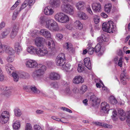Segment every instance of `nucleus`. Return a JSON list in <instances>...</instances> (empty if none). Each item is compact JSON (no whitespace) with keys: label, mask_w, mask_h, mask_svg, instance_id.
<instances>
[{"label":"nucleus","mask_w":130,"mask_h":130,"mask_svg":"<svg viewBox=\"0 0 130 130\" xmlns=\"http://www.w3.org/2000/svg\"><path fill=\"white\" fill-rule=\"evenodd\" d=\"M32 74V76L35 79L37 78H42L44 77L45 72L46 70V68L44 65L39 64Z\"/></svg>","instance_id":"1"},{"label":"nucleus","mask_w":130,"mask_h":130,"mask_svg":"<svg viewBox=\"0 0 130 130\" xmlns=\"http://www.w3.org/2000/svg\"><path fill=\"white\" fill-rule=\"evenodd\" d=\"M114 28V23L111 21H109L107 22H105L102 24V29L104 31L108 33H113Z\"/></svg>","instance_id":"2"},{"label":"nucleus","mask_w":130,"mask_h":130,"mask_svg":"<svg viewBox=\"0 0 130 130\" xmlns=\"http://www.w3.org/2000/svg\"><path fill=\"white\" fill-rule=\"evenodd\" d=\"M54 17L56 21L61 23H65L69 20V17L62 13L60 12L56 14Z\"/></svg>","instance_id":"3"},{"label":"nucleus","mask_w":130,"mask_h":130,"mask_svg":"<svg viewBox=\"0 0 130 130\" xmlns=\"http://www.w3.org/2000/svg\"><path fill=\"white\" fill-rule=\"evenodd\" d=\"M61 9L63 11L70 15H72L74 14V8L68 4L62 5Z\"/></svg>","instance_id":"4"},{"label":"nucleus","mask_w":130,"mask_h":130,"mask_svg":"<svg viewBox=\"0 0 130 130\" xmlns=\"http://www.w3.org/2000/svg\"><path fill=\"white\" fill-rule=\"evenodd\" d=\"M66 61L65 56L63 53H60L56 57V63L58 66L63 67L65 64Z\"/></svg>","instance_id":"5"},{"label":"nucleus","mask_w":130,"mask_h":130,"mask_svg":"<svg viewBox=\"0 0 130 130\" xmlns=\"http://www.w3.org/2000/svg\"><path fill=\"white\" fill-rule=\"evenodd\" d=\"M4 52L10 55L13 54L14 53V51L12 47L5 45H3L0 49V55L2 54Z\"/></svg>","instance_id":"6"},{"label":"nucleus","mask_w":130,"mask_h":130,"mask_svg":"<svg viewBox=\"0 0 130 130\" xmlns=\"http://www.w3.org/2000/svg\"><path fill=\"white\" fill-rule=\"evenodd\" d=\"M45 18L44 17H41L40 19V23L44 25L48 29L52 25L55 21L52 19H48L44 21Z\"/></svg>","instance_id":"7"},{"label":"nucleus","mask_w":130,"mask_h":130,"mask_svg":"<svg viewBox=\"0 0 130 130\" xmlns=\"http://www.w3.org/2000/svg\"><path fill=\"white\" fill-rule=\"evenodd\" d=\"M10 116V113L8 111H3L0 116V123L2 124L7 122Z\"/></svg>","instance_id":"8"},{"label":"nucleus","mask_w":130,"mask_h":130,"mask_svg":"<svg viewBox=\"0 0 130 130\" xmlns=\"http://www.w3.org/2000/svg\"><path fill=\"white\" fill-rule=\"evenodd\" d=\"M48 51L47 49L44 46L37 48L36 54L39 57H43L48 54Z\"/></svg>","instance_id":"9"},{"label":"nucleus","mask_w":130,"mask_h":130,"mask_svg":"<svg viewBox=\"0 0 130 130\" xmlns=\"http://www.w3.org/2000/svg\"><path fill=\"white\" fill-rule=\"evenodd\" d=\"M117 111L114 110V117L115 115L117 116L118 113L120 119L121 121L124 120L126 118L125 113L124 111L121 108L118 109Z\"/></svg>","instance_id":"10"},{"label":"nucleus","mask_w":130,"mask_h":130,"mask_svg":"<svg viewBox=\"0 0 130 130\" xmlns=\"http://www.w3.org/2000/svg\"><path fill=\"white\" fill-rule=\"evenodd\" d=\"M25 64L26 66L29 68H36L39 65L36 61L32 59L27 61L25 62Z\"/></svg>","instance_id":"11"},{"label":"nucleus","mask_w":130,"mask_h":130,"mask_svg":"<svg viewBox=\"0 0 130 130\" xmlns=\"http://www.w3.org/2000/svg\"><path fill=\"white\" fill-rule=\"evenodd\" d=\"M27 74L24 72H22L19 73L18 75L15 73H13L12 74L14 79V80L17 82L19 79V77L21 78H25Z\"/></svg>","instance_id":"12"},{"label":"nucleus","mask_w":130,"mask_h":130,"mask_svg":"<svg viewBox=\"0 0 130 130\" xmlns=\"http://www.w3.org/2000/svg\"><path fill=\"white\" fill-rule=\"evenodd\" d=\"M91 7L93 11L95 12H99L101 9V5L99 2H94L91 5Z\"/></svg>","instance_id":"13"},{"label":"nucleus","mask_w":130,"mask_h":130,"mask_svg":"<svg viewBox=\"0 0 130 130\" xmlns=\"http://www.w3.org/2000/svg\"><path fill=\"white\" fill-rule=\"evenodd\" d=\"M108 37L107 34H102L97 38V41L101 44H103L108 41Z\"/></svg>","instance_id":"14"},{"label":"nucleus","mask_w":130,"mask_h":130,"mask_svg":"<svg viewBox=\"0 0 130 130\" xmlns=\"http://www.w3.org/2000/svg\"><path fill=\"white\" fill-rule=\"evenodd\" d=\"M35 45L38 47H41L45 42V39L42 37L36 38L35 40Z\"/></svg>","instance_id":"15"},{"label":"nucleus","mask_w":130,"mask_h":130,"mask_svg":"<svg viewBox=\"0 0 130 130\" xmlns=\"http://www.w3.org/2000/svg\"><path fill=\"white\" fill-rule=\"evenodd\" d=\"M39 34L47 38H51V35L50 31L46 29H42L39 31Z\"/></svg>","instance_id":"16"},{"label":"nucleus","mask_w":130,"mask_h":130,"mask_svg":"<svg viewBox=\"0 0 130 130\" xmlns=\"http://www.w3.org/2000/svg\"><path fill=\"white\" fill-rule=\"evenodd\" d=\"M101 111L105 113H108L109 110L108 104L105 102L102 103L101 104Z\"/></svg>","instance_id":"17"},{"label":"nucleus","mask_w":130,"mask_h":130,"mask_svg":"<svg viewBox=\"0 0 130 130\" xmlns=\"http://www.w3.org/2000/svg\"><path fill=\"white\" fill-rule=\"evenodd\" d=\"M84 81V79L80 75H77L75 76L73 78V83L74 84H78L83 83Z\"/></svg>","instance_id":"18"},{"label":"nucleus","mask_w":130,"mask_h":130,"mask_svg":"<svg viewBox=\"0 0 130 130\" xmlns=\"http://www.w3.org/2000/svg\"><path fill=\"white\" fill-rule=\"evenodd\" d=\"M48 29L50 30L55 31H60V30L58 25V24L55 21Z\"/></svg>","instance_id":"19"},{"label":"nucleus","mask_w":130,"mask_h":130,"mask_svg":"<svg viewBox=\"0 0 130 130\" xmlns=\"http://www.w3.org/2000/svg\"><path fill=\"white\" fill-rule=\"evenodd\" d=\"M45 14L48 15H52L54 13V11L50 6H48L45 8L44 10Z\"/></svg>","instance_id":"20"},{"label":"nucleus","mask_w":130,"mask_h":130,"mask_svg":"<svg viewBox=\"0 0 130 130\" xmlns=\"http://www.w3.org/2000/svg\"><path fill=\"white\" fill-rule=\"evenodd\" d=\"M37 48L32 46L30 45L27 48L26 51L27 52L32 55L36 54Z\"/></svg>","instance_id":"21"},{"label":"nucleus","mask_w":130,"mask_h":130,"mask_svg":"<svg viewBox=\"0 0 130 130\" xmlns=\"http://www.w3.org/2000/svg\"><path fill=\"white\" fill-rule=\"evenodd\" d=\"M19 29V26L15 25L13 27V28L10 34V37L12 38H14L17 35Z\"/></svg>","instance_id":"22"},{"label":"nucleus","mask_w":130,"mask_h":130,"mask_svg":"<svg viewBox=\"0 0 130 130\" xmlns=\"http://www.w3.org/2000/svg\"><path fill=\"white\" fill-rule=\"evenodd\" d=\"M76 6L78 10H81L85 7V4L84 2L79 1L76 3Z\"/></svg>","instance_id":"23"},{"label":"nucleus","mask_w":130,"mask_h":130,"mask_svg":"<svg viewBox=\"0 0 130 130\" xmlns=\"http://www.w3.org/2000/svg\"><path fill=\"white\" fill-rule=\"evenodd\" d=\"M50 39L51 40L50 41L46 42V45L48 48L52 50H54L55 49V43L52 38Z\"/></svg>","instance_id":"24"},{"label":"nucleus","mask_w":130,"mask_h":130,"mask_svg":"<svg viewBox=\"0 0 130 130\" xmlns=\"http://www.w3.org/2000/svg\"><path fill=\"white\" fill-rule=\"evenodd\" d=\"M14 48L18 54H19L23 50L21 44L19 42L16 43L14 45Z\"/></svg>","instance_id":"25"},{"label":"nucleus","mask_w":130,"mask_h":130,"mask_svg":"<svg viewBox=\"0 0 130 130\" xmlns=\"http://www.w3.org/2000/svg\"><path fill=\"white\" fill-rule=\"evenodd\" d=\"M84 62L85 66L89 69H91V64L90 58L87 57L84 60Z\"/></svg>","instance_id":"26"},{"label":"nucleus","mask_w":130,"mask_h":130,"mask_svg":"<svg viewBox=\"0 0 130 130\" xmlns=\"http://www.w3.org/2000/svg\"><path fill=\"white\" fill-rule=\"evenodd\" d=\"M78 17L81 20H86L88 19V16L85 13L82 12H79L77 14Z\"/></svg>","instance_id":"27"},{"label":"nucleus","mask_w":130,"mask_h":130,"mask_svg":"<svg viewBox=\"0 0 130 130\" xmlns=\"http://www.w3.org/2000/svg\"><path fill=\"white\" fill-rule=\"evenodd\" d=\"M60 75L57 73L52 72L51 73L49 76V78L51 79L56 80L60 78Z\"/></svg>","instance_id":"28"},{"label":"nucleus","mask_w":130,"mask_h":130,"mask_svg":"<svg viewBox=\"0 0 130 130\" xmlns=\"http://www.w3.org/2000/svg\"><path fill=\"white\" fill-rule=\"evenodd\" d=\"M50 3L54 7H57L59 6L61 4L60 0H50Z\"/></svg>","instance_id":"29"},{"label":"nucleus","mask_w":130,"mask_h":130,"mask_svg":"<svg viewBox=\"0 0 130 130\" xmlns=\"http://www.w3.org/2000/svg\"><path fill=\"white\" fill-rule=\"evenodd\" d=\"M74 25L76 28L79 30H81L83 28V25L79 20L76 21L74 23Z\"/></svg>","instance_id":"30"},{"label":"nucleus","mask_w":130,"mask_h":130,"mask_svg":"<svg viewBox=\"0 0 130 130\" xmlns=\"http://www.w3.org/2000/svg\"><path fill=\"white\" fill-rule=\"evenodd\" d=\"M101 46L99 44H98L95 47V50L96 53H99L98 55L99 56L102 55L103 54V53L100 52L101 50Z\"/></svg>","instance_id":"31"},{"label":"nucleus","mask_w":130,"mask_h":130,"mask_svg":"<svg viewBox=\"0 0 130 130\" xmlns=\"http://www.w3.org/2000/svg\"><path fill=\"white\" fill-rule=\"evenodd\" d=\"M5 69L7 72L10 73L12 70L14 69V68L9 63H7L5 66Z\"/></svg>","instance_id":"32"},{"label":"nucleus","mask_w":130,"mask_h":130,"mask_svg":"<svg viewBox=\"0 0 130 130\" xmlns=\"http://www.w3.org/2000/svg\"><path fill=\"white\" fill-rule=\"evenodd\" d=\"M30 88L31 91L34 93L36 94H39L40 92L37 88L34 85L31 86Z\"/></svg>","instance_id":"33"},{"label":"nucleus","mask_w":130,"mask_h":130,"mask_svg":"<svg viewBox=\"0 0 130 130\" xmlns=\"http://www.w3.org/2000/svg\"><path fill=\"white\" fill-rule=\"evenodd\" d=\"M112 7V5L110 3H108L106 4L104 7L105 11L107 13H109Z\"/></svg>","instance_id":"34"},{"label":"nucleus","mask_w":130,"mask_h":130,"mask_svg":"<svg viewBox=\"0 0 130 130\" xmlns=\"http://www.w3.org/2000/svg\"><path fill=\"white\" fill-rule=\"evenodd\" d=\"M20 124L19 121H15L13 124V128L16 130L18 129L20 127Z\"/></svg>","instance_id":"35"},{"label":"nucleus","mask_w":130,"mask_h":130,"mask_svg":"<svg viewBox=\"0 0 130 130\" xmlns=\"http://www.w3.org/2000/svg\"><path fill=\"white\" fill-rule=\"evenodd\" d=\"M100 18L99 16L96 14L94 15L93 17V20L95 24H97L100 22Z\"/></svg>","instance_id":"36"},{"label":"nucleus","mask_w":130,"mask_h":130,"mask_svg":"<svg viewBox=\"0 0 130 130\" xmlns=\"http://www.w3.org/2000/svg\"><path fill=\"white\" fill-rule=\"evenodd\" d=\"M14 112L15 115L18 117L20 116L22 114L21 110L18 108L15 109L14 110Z\"/></svg>","instance_id":"37"},{"label":"nucleus","mask_w":130,"mask_h":130,"mask_svg":"<svg viewBox=\"0 0 130 130\" xmlns=\"http://www.w3.org/2000/svg\"><path fill=\"white\" fill-rule=\"evenodd\" d=\"M90 99L92 101L93 104H96L97 103L98 99V98L94 95H92L90 98Z\"/></svg>","instance_id":"38"},{"label":"nucleus","mask_w":130,"mask_h":130,"mask_svg":"<svg viewBox=\"0 0 130 130\" xmlns=\"http://www.w3.org/2000/svg\"><path fill=\"white\" fill-rule=\"evenodd\" d=\"M63 37V36L60 33H57L55 35V39L58 41L61 40Z\"/></svg>","instance_id":"39"},{"label":"nucleus","mask_w":130,"mask_h":130,"mask_svg":"<svg viewBox=\"0 0 130 130\" xmlns=\"http://www.w3.org/2000/svg\"><path fill=\"white\" fill-rule=\"evenodd\" d=\"M9 33V31L8 30H6L1 35L3 38H6Z\"/></svg>","instance_id":"40"},{"label":"nucleus","mask_w":130,"mask_h":130,"mask_svg":"<svg viewBox=\"0 0 130 130\" xmlns=\"http://www.w3.org/2000/svg\"><path fill=\"white\" fill-rule=\"evenodd\" d=\"M84 70V67L83 65H82L80 64H78L77 71L79 72H83Z\"/></svg>","instance_id":"41"},{"label":"nucleus","mask_w":130,"mask_h":130,"mask_svg":"<svg viewBox=\"0 0 130 130\" xmlns=\"http://www.w3.org/2000/svg\"><path fill=\"white\" fill-rule=\"evenodd\" d=\"M127 115L126 116V122L127 125L130 127V112L127 113Z\"/></svg>","instance_id":"42"},{"label":"nucleus","mask_w":130,"mask_h":130,"mask_svg":"<svg viewBox=\"0 0 130 130\" xmlns=\"http://www.w3.org/2000/svg\"><path fill=\"white\" fill-rule=\"evenodd\" d=\"M14 56L13 55L9 56L7 58V60L9 62H12L14 60Z\"/></svg>","instance_id":"43"},{"label":"nucleus","mask_w":130,"mask_h":130,"mask_svg":"<svg viewBox=\"0 0 130 130\" xmlns=\"http://www.w3.org/2000/svg\"><path fill=\"white\" fill-rule=\"evenodd\" d=\"M121 79H129L130 78L127 76L126 75V73H122L121 75Z\"/></svg>","instance_id":"44"},{"label":"nucleus","mask_w":130,"mask_h":130,"mask_svg":"<svg viewBox=\"0 0 130 130\" xmlns=\"http://www.w3.org/2000/svg\"><path fill=\"white\" fill-rule=\"evenodd\" d=\"M87 90V87L85 85H83L80 89V92L82 93L85 92Z\"/></svg>","instance_id":"45"},{"label":"nucleus","mask_w":130,"mask_h":130,"mask_svg":"<svg viewBox=\"0 0 130 130\" xmlns=\"http://www.w3.org/2000/svg\"><path fill=\"white\" fill-rule=\"evenodd\" d=\"M102 125V126L108 128H111L113 127L112 125L107 123H103Z\"/></svg>","instance_id":"46"},{"label":"nucleus","mask_w":130,"mask_h":130,"mask_svg":"<svg viewBox=\"0 0 130 130\" xmlns=\"http://www.w3.org/2000/svg\"><path fill=\"white\" fill-rule=\"evenodd\" d=\"M71 67V65L69 63H66L65 65H64V66L62 67L64 68V69L67 71L70 69Z\"/></svg>","instance_id":"47"},{"label":"nucleus","mask_w":130,"mask_h":130,"mask_svg":"<svg viewBox=\"0 0 130 130\" xmlns=\"http://www.w3.org/2000/svg\"><path fill=\"white\" fill-rule=\"evenodd\" d=\"M25 130H32V126L30 123H27L26 124Z\"/></svg>","instance_id":"48"},{"label":"nucleus","mask_w":130,"mask_h":130,"mask_svg":"<svg viewBox=\"0 0 130 130\" xmlns=\"http://www.w3.org/2000/svg\"><path fill=\"white\" fill-rule=\"evenodd\" d=\"M2 88V91H7L11 89V88L9 87L2 86L1 87Z\"/></svg>","instance_id":"49"},{"label":"nucleus","mask_w":130,"mask_h":130,"mask_svg":"<svg viewBox=\"0 0 130 130\" xmlns=\"http://www.w3.org/2000/svg\"><path fill=\"white\" fill-rule=\"evenodd\" d=\"M27 2H28V0H26L24 2V3L22 5L20 9V11L21 10L25 8L27 6Z\"/></svg>","instance_id":"50"},{"label":"nucleus","mask_w":130,"mask_h":130,"mask_svg":"<svg viewBox=\"0 0 130 130\" xmlns=\"http://www.w3.org/2000/svg\"><path fill=\"white\" fill-rule=\"evenodd\" d=\"M34 130H42L41 126L37 124H35L34 125Z\"/></svg>","instance_id":"51"},{"label":"nucleus","mask_w":130,"mask_h":130,"mask_svg":"<svg viewBox=\"0 0 130 130\" xmlns=\"http://www.w3.org/2000/svg\"><path fill=\"white\" fill-rule=\"evenodd\" d=\"M4 79V76L1 68L0 67V81H2Z\"/></svg>","instance_id":"52"},{"label":"nucleus","mask_w":130,"mask_h":130,"mask_svg":"<svg viewBox=\"0 0 130 130\" xmlns=\"http://www.w3.org/2000/svg\"><path fill=\"white\" fill-rule=\"evenodd\" d=\"M64 45L65 46L66 48L68 50L70 49V48H71L72 47V45L70 44H68V43H66Z\"/></svg>","instance_id":"53"},{"label":"nucleus","mask_w":130,"mask_h":130,"mask_svg":"<svg viewBox=\"0 0 130 130\" xmlns=\"http://www.w3.org/2000/svg\"><path fill=\"white\" fill-rule=\"evenodd\" d=\"M123 58L121 57L119 59L118 61V64L119 66L121 67L122 66V63H123Z\"/></svg>","instance_id":"54"},{"label":"nucleus","mask_w":130,"mask_h":130,"mask_svg":"<svg viewBox=\"0 0 130 130\" xmlns=\"http://www.w3.org/2000/svg\"><path fill=\"white\" fill-rule=\"evenodd\" d=\"M88 52L90 55H92L94 53L93 48L90 47L88 50Z\"/></svg>","instance_id":"55"},{"label":"nucleus","mask_w":130,"mask_h":130,"mask_svg":"<svg viewBox=\"0 0 130 130\" xmlns=\"http://www.w3.org/2000/svg\"><path fill=\"white\" fill-rule=\"evenodd\" d=\"M69 51L71 55L74 54L75 53V50L74 48L73 47L71 48H70L69 50Z\"/></svg>","instance_id":"56"},{"label":"nucleus","mask_w":130,"mask_h":130,"mask_svg":"<svg viewBox=\"0 0 130 130\" xmlns=\"http://www.w3.org/2000/svg\"><path fill=\"white\" fill-rule=\"evenodd\" d=\"M44 112V111L42 110L38 109L36 111V113L38 115L42 114Z\"/></svg>","instance_id":"57"},{"label":"nucleus","mask_w":130,"mask_h":130,"mask_svg":"<svg viewBox=\"0 0 130 130\" xmlns=\"http://www.w3.org/2000/svg\"><path fill=\"white\" fill-rule=\"evenodd\" d=\"M109 102L110 103L112 104H113V102H114V96H110L109 98Z\"/></svg>","instance_id":"58"},{"label":"nucleus","mask_w":130,"mask_h":130,"mask_svg":"<svg viewBox=\"0 0 130 130\" xmlns=\"http://www.w3.org/2000/svg\"><path fill=\"white\" fill-rule=\"evenodd\" d=\"M64 92L67 95H70L71 93V91L69 88H67L65 90Z\"/></svg>","instance_id":"59"},{"label":"nucleus","mask_w":130,"mask_h":130,"mask_svg":"<svg viewBox=\"0 0 130 130\" xmlns=\"http://www.w3.org/2000/svg\"><path fill=\"white\" fill-rule=\"evenodd\" d=\"M87 11L91 15L93 14V12L90 7L88 8H87Z\"/></svg>","instance_id":"60"},{"label":"nucleus","mask_w":130,"mask_h":130,"mask_svg":"<svg viewBox=\"0 0 130 130\" xmlns=\"http://www.w3.org/2000/svg\"><path fill=\"white\" fill-rule=\"evenodd\" d=\"M35 0H29L28 2V5L29 6H31L35 2Z\"/></svg>","instance_id":"61"},{"label":"nucleus","mask_w":130,"mask_h":130,"mask_svg":"<svg viewBox=\"0 0 130 130\" xmlns=\"http://www.w3.org/2000/svg\"><path fill=\"white\" fill-rule=\"evenodd\" d=\"M47 65L48 67L51 66L53 64V62L51 61H48L46 62Z\"/></svg>","instance_id":"62"},{"label":"nucleus","mask_w":130,"mask_h":130,"mask_svg":"<svg viewBox=\"0 0 130 130\" xmlns=\"http://www.w3.org/2000/svg\"><path fill=\"white\" fill-rule=\"evenodd\" d=\"M5 25V24L4 22H2L0 24V30L4 27Z\"/></svg>","instance_id":"63"},{"label":"nucleus","mask_w":130,"mask_h":130,"mask_svg":"<svg viewBox=\"0 0 130 130\" xmlns=\"http://www.w3.org/2000/svg\"><path fill=\"white\" fill-rule=\"evenodd\" d=\"M101 16L103 18H106L108 17V15L104 12L102 13L101 14Z\"/></svg>","instance_id":"64"}]
</instances>
